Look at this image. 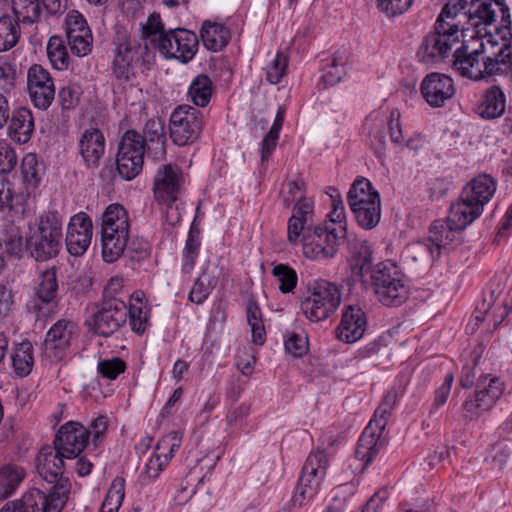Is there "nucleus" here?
Returning <instances> with one entry per match:
<instances>
[{
	"instance_id": "f257e3e1",
	"label": "nucleus",
	"mask_w": 512,
	"mask_h": 512,
	"mask_svg": "<svg viewBox=\"0 0 512 512\" xmlns=\"http://www.w3.org/2000/svg\"><path fill=\"white\" fill-rule=\"evenodd\" d=\"M467 5L464 12L473 26L484 22L490 24L494 20L495 12L487 0H449L441 10L433 30L422 40L416 57L421 63L435 65L447 59L452 48L461 42L462 31L457 17Z\"/></svg>"
},
{
	"instance_id": "f03ea898",
	"label": "nucleus",
	"mask_w": 512,
	"mask_h": 512,
	"mask_svg": "<svg viewBox=\"0 0 512 512\" xmlns=\"http://www.w3.org/2000/svg\"><path fill=\"white\" fill-rule=\"evenodd\" d=\"M141 37H132L123 27H116L112 38V59L110 71L112 78L119 84L133 83L138 69H148L155 55L148 46L153 39H159L167 33L159 13H152L145 23H140Z\"/></svg>"
},
{
	"instance_id": "7ed1b4c3",
	"label": "nucleus",
	"mask_w": 512,
	"mask_h": 512,
	"mask_svg": "<svg viewBox=\"0 0 512 512\" xmlns=\"http://www.w3.org/2000/svg\"><path fill=\"white\" fill-rule=\"evenodd\" d=\"M397 400L396 390L391 389L386 393L358 440L354 458L350 463L351 468L364 472L386 446L387 440L383 433Z\"/></svg>"
},
{
	"instance_id": "20e7f679",
	"label": "nucleus",
	"mask_w": 512,
	"mask_h": 512,
	"mask_svg": "<svg viewBox=\"0 0 512 512\" xmlns=\"http://www.w3.org/2000/svg\"><path fill=\"white\" fill-rule=\"evenodd\" d=\"M62 219L58 212L48 211L39 218L35 229L30 228L26 249L37 261L55 258L62 248Z\"/></svg>"
},
{
	"instance_id": "39448f33",
	"label": "nucleus",
	"mask_w": 512,
	"mask_h": 512,
	"mask_svg": "<svg viewBox=\"0 0 512 512\" xmlns=\"http://www.w3.org/2000/svg\"><path fill=\"white\" fill-rule=\"evenodd\" d=\"M340 303L339 287L330 281L318 279L308 283L301 297L300 309L309 321L317 323L328 319Z\"/></svg>"
},
{
	"instance_id": "423d86ee",
	"label": "nucleus",
	"mask_w": 512,
	"mask_h": 512,
	"mask_svg": "<svg viewBox=\"0 0 512 512\" xmlns=\"http://www.w3.org/2000/svg\"><path fill=\"white\" fill-rule=\"evenodd\" d=\"M184 182L182 169L172 164L161 165L154 176L153 195L158 204L166 207L165 221L170 226H175L181 220L177 201Z\"/></svg>"
},
{
	"instance_id": "0eeeda50",
	"label": "nucleus",
	"mask_w": 512,
	"mask_h": 512,
	"mask_svg": "<svg viewBox=\"0 0 512 512\" xmlns=\"http://www.w3.org/2000/svg\"><path fill=\"white\" fill-rule=\"evenodd\" d=\"M371 283L379 302L387 307H398L407 299L409 290L401 268L391 260L376 264L372 270Z\"/></svg>"
},
{
	"instance_id": "6e6552de",
	"label": "nucleus",
	"mask_w": 512,
	"mask_h": 512,
	"mask_svg": "<svg viewBox=\"0 0 512 512\" xmlns=\"http://www.w3.org/2000/svg\"><path fill=\"white\" fill-rule=\"evenodd\" d=\"M346 236V227L336 228L328 225L308 227L301 238L303 255L310 260L323 261L333 258L342 240Z\"/></svg>"
},
{
	"instance_id": "1a4fd4ad",
	"label": "nucleus",
	"mask_w": 512,
	"mask_h": 512,
	"mask_svg": "<svg viewBox=\"0 0 512 512\" xmlns=\"http://www.w3.org/2000/svg\"><path fill=\"white\" fill-rule=\"evenodd\" d=\"M152 45L166 60H176L182 64L191 62L199 50V37L186 28L167 29Z\"/></svg>"
},
{
	"instance_id": "9d476101",
	"label": "nucleus",
	"mask_w": 512,
	"mask_h": 512,
	"mask_svg": "<svg viewBox=\"0 0 512 512\" xmlns=\"http://www.w3.org/2000/svg\"><path fill=\"white\" fill-rule=\"evenodd\" d=\"M96 308L85 322L88 331L94 335L110 337L127 322L128 306L120 298H102Z\"/></svg>"
},
{
	"instance_id": "9b49d317",
	"label": "nucleus",
	"mask_w": 512,
	"mask_h": 512,
	"mask_svg": "<svg viewBox=\"0 0 512 512\" xmlns=\"http://www.w3.org/2000/svg\"><path fill=\"white\" fill-rule=\"evenodd\" d=\"M329 460L325 450L317 449L308 455L301 471L295 493L292 497L293 505L301 507L311 500L318 492L320 484L326 475Z\"/></svg>"
},
{
	"instance_id": "f8f14e48",
	"label": "nucleus",
	"mask_w": 512,
	"mask_h": 512,
	"mask_svg": "<svg viewBox=\"0 0 512 512\" xmlns=\"http://www.w3.org/2000/svg\"><path fill=\"white\" fill-rule=\"evenodd\" d=\"M58 491L46 494L38 488H31L20 499L7 502L0 512H61L65 507L68 484H60Z\"/></svg>"
},
{
	"instance_id": "ddd939ff",
	"label": "nucleus",
	"mask_w": 512,
	"mask_h": 512,
	"mask_svg": "<svg viewBox=\"0 0 512 512\" xmlns=\"http://www.w3.org/2000/svg\"><path fill=\"white\" fill-rule=\"evenodd\" d=\"M504 384L497 376L481 374L476 382V390L463 403L464 418L478 419L491 410L504 392Z\"/></svg>"
},
{
	"instance_id": "4468645a",
	"label": "nucleus",
	"mask_w": 512,
	"mask_h": 512,
	"mask_svg": "<svg viewBox=\"0 0 512 512\" xmlns=\"http://www.w3.org/2000/svg\"><path fill=\"white\" fill-rule=\"evenodd\" d=\"M58 279L55 267L41 272L33 289V297L26 304V311L35 320L50 317L58 306Z\"/></svg>"
},
{
	"instance_id": "2eb2a0df",
	"label": "nucleus",
	"mask_w": 512,
	"mask_h": 512,
	"mask_svg": "<svg viewBox=\"0 0 512 512\" xmlns=\"http://www.w3.org/2000/svg\"><path fill=\"white\" fill-rule=\"evenodd\" d=\"M203 128V114L195 107L179 105L169 119V135L172 142L180 147L193 144Z\"/></svg>"
},
{
	"instance_id": "dca6fc26",
	"label": "nucleus",
	"mask_w": 512,
	"mask_h": 512,
	"mask_svg": "<svg viewBox=\"0 0 512 512\" xmlns=\"http://www.w3.org/2000/svg\"><path fill=\"white\" fill-rule=\"evenodd\" d=\"M461 230L451 229L448 219L435 220L430 226L431 236L419 240L406 248V254L414 261L435 262L441 255V250L454 240V233Z\"/></svg>"
},
{
	"instance_id": "f3484780",
	"label": "nucleus",
	"mask_w": 512,
	"mask_h": 512,
	"mask_svg": "<svg viewBox=\"0 0 512 512\" xmlns=\"http://www.w3.org/2000/svg\"><path fill=\"white\" fill-rule=\"evenodd\" d=\"M64 458L62 454L54 449L43 450L37 457V472L41 478L46 481L50 487L45 488V493L50 494L58 491L60 484H68V490L65 495V504L69 499L71 492V482L67 477L63 476L64 473Z\"/></svg>"
},
{
	"instance_id": "a211bd4d",
	"label": "nucleus",
	"mask_w": 512,
	"mask_h": 512,
	"mask_svg": "<svg viewBox=\"0 0 512 512\" xmlns=\"http://www.w3.org/2000/svg\"><path fill=\"white\" fill-rule=\"evenodd\" d=\"M75 323L60 319L47 331L42 351L46 359L51 362L61 361L67 354L75 331Z\"/></svg>"
},
{
	"instance_id": "6ab92c4d",
	"label": "nucleus",
	"mask_w": 512,
	"mask_h": 512,
	"mask_svg": "<svg viewBox=\"0 0 512 512\" xmlns=\"http://www.w3.org/2000/svg\"><path fill=\"white\" fill-rule=\"evenodd\" d=\"M27 87L33 105L46 110L55 98V86L50 73L41 65L34 64L28 70Z\"/></svg>"
},
{
	"instance_id": "aec40b11",
	"label": "nucleus",
	"mask_w": 512,
	"mask_h": 512,
	"mask_svg": "<svg viewBox=\"0 0 512 512\" xmlns=\"http://www.w3.org/2000/svg\"><path fill=\"white\" fill-rule=\"evenodd\" d=\"M89 442L88 429L78 422H67L60 427L55 437V449L67 459H74Z\"/></svg>"
},
{
	"instance_id": "412c9836",
	"label": "nucleus",
	"mask_w": 512,
	"mask_h": 512,
	"mask_svg": "<svg viewBox=\"0 0 512 512\" xmlns=\"http://www.w3.org/2000/svg\"><path fill=\"white\" fill-rule=\"evenodd\" d=\"M420 93L431 107H443L455 94L454 81L446 74L431 72L423 78Z\"/></svg>"
},
{
	"instance_id": "4be33fe9",
	"label": "nucleus",
	"mask_w": 512,
	"mask_h": 512,
	"mask_svg": "<svg viewBox=\"0 0 512 512\" xmlns=\"http://www.w3.org/2000/svg\"><path fill=\"white\" fill-rule=\"evenodd\" d=\"M367 328L365 312L358 305H349L342 312L337 326L336 337L344 343H355L361 339Z\"/></svg>"
},
{
	"instance_id": "5701e85b",
	"label": "nucleus",
	"mask_w": 512,
	"mask_h": 512,
	"mask_svg": "<svg viewBox=\"0 0 512 512\" xmlns=\"http://www.w3.org/2000/svg\"><path fill=\"white\" fill-rule=\"evenodd\" d=\"M106 141L98 128L86 129L78 141V153L87 169H97L105 154Z\"/></svg>"
},
{
	"instance_id": "b1692460",
	"label": "nucleus",
	"mask_w": 512,
	"mask_h": 512,
	"mask_svg": "<svg viewBox=\"0 0 512 512\" xmlns=\"http://www.w3.org/2000/svg\"><path fill=\"white\" fill-rule=\"evenodd\" d=\"M348 266L354 282H364L368 273L373 270V250L368 241L356 240L349 245Z\"/></svg>"
},
{
	"instance_id": "393cba45",
	"label": "nucleus",
	"mask_w": 512,
	"mask_h": 512,
	"mask_svg": "<svg viewBox=\"0 0 512 512\" xmlns=\"http://www.w3.org/2000/svg\"><path fill=\"white\" fill-rule=\"evenodd\" d=\"M507 108V96L498 84L486 88L477 106V114L485 120H493L504 115Z\"/></svg>"
},
{
	"instance_id": "a878e982",
	"label": "nucleus",
	"mask_w": 512,
	"mask_h": 512,
	"mask_svg": "<svg viewBox=\"0 0 512 512\" xmlns=\"http://www.w3.org/2000/svg\"><path fill=\"white\" fill-rule=\"evenodd\" d=\"M495 191L496 182L494 179L487 174H482L468 182L462 189L461 194L483 213L484 206L491 200Z\"/></svg>"
},
{
	"instance_id": "bb28decb",
	"label": "nucleus",
	"mask_w": 512,
	"mask_h": 512,
	"mask_svg": "<svg viewBox=\"0 0 512 512\" xmlns=\"http://www.w3.org/2000/svg\"><path fill=\"white\" fill-rule=\"evenodd\" d=\"M147 154L154 160L163 159L166 155L165 125L161 118L153 117L145 123L143 133Z\"/></svg>"
},
{
	"instance_id": "cd10ccee",
	"label": "nucleus",
	"mask_w": 512,
	"mask_h": 512,
	"mask_svg": "<svg viewBox=\"0 0 512 512\" xmlns=\"http://www.w3.org/2000/svg\"><path fill=\"white\" fill-rule=\"evenodd\" d=\"M481 211L460 194L459 199L452 203L448 213V225L454 230H464L481 215Z\"/></svg>"
},
{
	"instance_id": "c85d7f7f",
	"label": "nucleus",
	"mask_w": 512,
	"mask_h": 512,
	"mask_svg": "<svg viewBox=\"0 0 512 512\" xmlns=\"http://www.w3.org/2000/svg\"><path fill=\"white\" fill-rule=\"evenodd\" d=\"M8 126V133L12 140L25 144L34 131V118L32 112L25 107L15 109L11 116Z\"/></svg>"
},
{
	"instance_id": "c756f323",
	"label": "nucleus",
	"mask_w": 512,
	"mask_h": 512,
	"mask_svg": "<svg viewBox=\"0 0 512 512\" xmlns=\"http://www.w3.org/2000/svg\"><path fill=\"white\" fill-rule=\"evenodd\" d=\"M199 37L206 49L218 52L229 43L231 32L228 27L221 23L205 20L201 25Z\"/></svg>"
},
{
	"instance_id": "7c9ffc66",
	"label": "nucleus",
	"mask_w": 512,
	"mask_h": 512,
	"mask_svg": "<svg viewBox=\"0 0 512 512\" xmlns=\"http://www.w3.org/2000/svg\"><path fill=\"white\" fill-rule=\"evenodd\" d=\"M14 373L23 378L31 374L34 367V347L29 340L16 343L10 355Z\"/></svg>"
},
{
	"instance_id": "2f4dec72",
	"label": "nucleus",
	"mask_w": 512,
	"mask_h": 512,
	"mask_svg": "<svg viewBox=\"0 0 512 512\" xmlns=\"http://www.w3.org/2000/svg\"><path fill=\"white\" fill-rule=\"evenodd\" d=\"M128 212L120 204H110L102 215V232L129 233Z\"/></svg>"
},
{
	"instance_id": "473e14b6",
	"label": "nucleus",
	"mask_w": 512,
	"mask_h": 512,
	"mask_svg": "<svg viewBox=\"0 0 512 512\" xmlns=\"http://www.w3.org/2000/svg\"><path fill=\"white\" fill-rule=\"evenodd\" d=\"M25 470L14 463L0 467V500L11 497L25 478Z\"/></svg>"
},
{
	"instance_id": "72a5a7b5",
	"label": "nucleus",
	"mask_w": 512,
	"mask_h": 512,
	"mask_svg": "<svg viewBox=\"0 0 512 512\" xmlns=\"http://www.w3.org/2000/svg\"><path fill=\"white\" fill-rule=\"evenodd\" d=\"M129 233L102 232V257L106 263H113L125 254Z\"/></svg>"
},
{
	"instance_id": "f704fd0d",
	"label": "nucleus",
	"mask_w": 512,
	"mask_h": 512,
	"mask_svg": "<svg viewBox=\"0 0 512 512\" xmlns=\"http://www.w3.org/2000/svg\"><path fill=\"white\" fill-rule=\"evenodd\" d=\"M213 82L206 74L197 75L191 82L188 95L194 105L198 107H206L212 97Z\"/></svg>"
},
{
	"instance_id": "c9c22d12",
	"label": "nucleus",
	"mask_w": 512,
	"mask_h": 512,
	"mask_svg": "<svg viewBox=\"0 0 512 512\" xmlns=\"http://www.w3.org/2000/svg\"><path fill=\"white\" fill-rule=\"evenodd\" d=\"M146 152L145 139L140 132L129 129L122 135L118 144V154L133 156L138 159L142 158L144 160Z\"/></svg>"
},
{
	"instance_id": "e433bc0d",
	"label": "nucleus",
	"mask_w": 512,
	"mask_h": 512,
	"mask_svg": "<svg viewBox=\"0 0 512 512\" xmlns=\"http://www.w3.org/2000/svg\"><path fill=\"white\" fill-rule=\"evenodd\" d=\"M246 317L247 322L251 327L253 342L257 345L264 344L266 340V331L262 318V312L256 299L253 296L248 299L246 306Z\"/></svg>"
},
{
	"instance_id": "4c0bfd02",
	"label": "nucleus",
	"mask_w": 512,
	"mask_h": 512,
	"mask_svg": "<svg viewBox=\"0 0 512 512\" xmlns=\"http://www.w3.org/2000/svg\"><path fill=\"white\" fill-rule=\"evenodd\" d=\"M12 9L17 21L23 24L31 25L41 19L40 0H12Z\"/></svg>"
},
{
	"instance_id": "58836bf2",
	"label": "nucleus",
	"mask_w": 512,
	"mask_h": 512,
	"mask_svg": "<svg viewBox=\"0 0 512 512\" xmlns=\"http://www.w3.org/2000/svg\"><path fill=\"white\" fill-rule=\"evenodd\" d=\"M20 35L19 21L9 15L0 17V52L13 48L18 43Z\"/></svg>"
},
{
	"instance_id": "ea45409f",
	"label": "nucleus",
	"mask_w": 512,
	"mask_h": 512,
	"mask_svg": "<svg viewBox=\"0 0 512 512\" xmlns=\"http://www.w3.org/2000/svg\"><path fill=\"white\" fill-rule=\"evenodd\" d=\"M47 55L55 69L63 71L68 68L70 57L64 40L61 37H50L47 44Z\"/></svg>"
},
{
	"instance_id": "a19ab883",
	"label": "nucleus",
	"mask_w": 512,
	"mask_h": 512,
	"mask_svg": "<svg viewBox=\"0 0 512 512\" xmlns=\"http://www.w3.org/2000/svg\"><path fill=\"white\" fill-rule=\"evenodd\" d=\"M21 172L24 183L35 188L41 181L43 167L38 163L36 154H26L21 163Z\"/></svg>"
},
{
	"instance_id": "79ce46f5",
	"label": "nucleus",
	"mask_w": 512,
	"mask_h": 512,
	"mask_svg": "<svg viewBox=\"0 0 512 512\" xmlns=\"http://www.w3.org/2000/svg\"><path fill=\"white\" fill-rule=\"evenodd\" d=\"M144 160L142 158H134L133 156L120 155L116 156V171L123 180H132L138 176L143 169Z\"/></svg>"
},
{
	"instance_id": "37998d69",
	"label": "nucleus",
	"mask_w": 512,
	"mask_h": 512,
	"mask_svg": "<svg viewBox=\"0 0 512 512\" xmlns=\"http://www.w3.org/2000/svg\"><path fill=\"white\" fill-rule=\"evenodd\" d=\"M272 275L279 282V291L283 294L292 292L297 286V273L288 264L275 265L272 269Z\"/></svg>"
},
{
	"instance_id": "c03bdc74",
	"label": "nucleus",
	"mask_w": 512,
	"mask_h": 512,
	"mask_svg": "<svg viewBox=\"0 0 512 512\" xmlns=\"http://www.w3.org/2000/svg\"><path fill=\"white\" fill-rule=\"evenodd\" d=\"M482 348L471 352L469 360L463 365L459 377V384L462 388H471L475 383L477 367L480 364Z\"/></svg>"
},
{
	"instance_id": "a18cd8bd",
	"label": "nucleus",
	"mask_w": 512,
	"mask_h": 512,
	"mask_svg": "<svg viewBox=\"0 0 512 512\" xmlns=\"http://www.w3.org/2000/svg\"><path fill=\"white\" fill-rule=\"evenodd\" d=\"M128 311L132 331L142 335L149 325L150 309L146 305L130 304Z\"/></svg>"
},
{
	"instance_id": "49530a36",
	"label": "nucleus",
	"mask_w": 512,
	"mask_h": 512,
	"mask_svg": "<svg viewBox=\"0 0 512 512\" xmlns=\"http://www.w3.org/2000/svg\"><path fill=\"white\" fill-rule=\"evenodd\" d=\"M357 224L365 229L371 230L375 228L381 219V202H377V205L373 204V207L360 208L359 211H352Z\"/></svg>"
},
{
	"instance_id": "de8ad7c7",
	"label": "nucleus",
	"mask_w": 512,
	"mask_h": 512,
	"mask_svg": "<svg viewBox=\"0 0 512 512\" xmlns=\"http://www.w3.org/2000/svg\"><path fill=\"white\" fill-rule=\"evenodd\" d=\"M380 196L378 191L374 189L372 183L364 178H357L351 185L348 194L347 201L349 200H372V197Z\"/></svg>"
},
{
	"instance_id": "09e8293b",
	"label": "nucleus",
	"mask_w": 512,
	"mask_h": 512,
	"mask_svg": "<svg viewBox=\"0 0 512 512\" xmlns=\"http://www.w3.org/2000/svg\"><path fill=\"white\" fill-rule=\"evenodd\" d=\"M91 239L92 234L67 231L65 238L67 251L73 256H81L87 251Z\"/></svg>"
},
{
	"instance_id": "8fccbe9b",
	"label": "nucleus",
	"mask_w": 512,
	"mask_h": 512,
	"mask_svg": "<svg viewBox=\"0 0 512 512\" xmlns=\"http://www.w3.org/2000/svg\"><path fill=\"white\" fill-rule=\"evenodd\" d=\"M127 368L126 362L119 358L102 359L98 362V373L108 380H115Z\"/></svg>"
},
{
	"instance_id": "3c124183",
	"label": "nucleus",
	"mask_w": 512,
	"mask_h": 512,
	"mask_svg": "<svg viewBox=\"0 0 512 512\" xmlns=\"http://www.w3.org/2000/svg\"><path fill=\"white\" fill-rule=\"evenodd\" d=\"M182 441L181 435L176 432H170L164 436L157 444L156 451L161 457H164L165 463L174 456L175 452L180 448Z\"/></svg>"
},
{
	"instance_id": "603ef678",
	"label": "nucleus",
	"mask_w": 512,
	"mask_h": 512,
	"mask_svg": "<svg viewBox=\"0 0 512 512\" xmlns=\"http://www.w3.org/2000/svg\"><path fill=\"white\" fill-rule=\"evenodd\" d=\"M71 51L77 56H85L92 49L93 37L91 30L86 34L83 33H72L66 35Z\"/></svg>"
},
{
	"instance_id": "864d4df0",
	"label": "nucleus",
	"mask_w": 512,
	"mask_h": 512,
	"mask_svg": "<svg viewBox=\"0 0 512 512\" xmlns=\"http://www.w3.org/2000/svg\"><path fill=\"white\" fill-rule=\"evenodd\" d=\"M20 204L21 196L15 194L6 176H0V211H10Z\"/></svg>"
},
{
	"instance_id": "5fc2aeb1",
	"label": "nucleus",
	"mask_w": 512,
	"mask_h": 512,
	"mask_svg": "<svg viewBox=\"0 0 512 512\" xmlns=\"http://www.w3.org/2000/svg\"><path fill=\"white\" fill-rule=\"evenodd\" d=\"M206 274L196 279L190 293L189 300L196 304H202L209 296L211 290L215 287L217 279H209L205 283Z\"/></svg>"
},
{
	"instance_id": "6e6d98bb",
	"label": "nucleus",
	"mask_w": 512,
	"mask_h": 512,
	"mask_svg": "<svg viewBox=\"0 0 512 512\" xmlns=\"http://www.w3.org/2000/svg\"><path fill=\"white\" fill-rule=\"evenodd\" d=\"M288 67V58L281 52L266 68V79L270 84H278L285 76Z\"/></svg>"
},
{
	"instance_id": "4d7b16f0",
	"label": "nucleus",
	"mask_w": 512,
	"mask_h": 512,
	"mask_svg": "<svg viewBox=\"0 0 512 512\" xmlns=\"http://www.w3.org/2000/svg\"><path fill=\"white\" fill-rule=\"evenodd\" d=\"M370 147L378 158L385 155L386 150V134L384 131V122L379 120L373 123L369 130Z\"/></svg>"
},
{
	"instance_id": "13d9d810",
	"label": "nucleus",
	"mask_w": 512,
	"mask_h": 512,
	"mask_svg": "<svg viewBox=\"0 0 512 512\" xmlns=\"http://www.w3.org/2000/svg\"><path fill=\"white\" fill-rule=\"evenodd\" d=\"M345 75L344 67L339 62V57L334 56L331 63L322 69L321 81L324 87L334 86L339 83Z\"/></svg>"
},
{
	"instance_id": "bf43d9fd",
	"label": "nucleus",
	"mask_w": 512,
	"mask_h": 512,
	"mask_svg": "<svg viewBox=\"0 0 512 512\" xmlns=\"http://www.w3.org/2000/svg\"><path fill=\"white\" fill-rule=\"evenodd\" d=\"M150 252L151 246L145 239L140 237L128 238L125 253L131 260L142 261L149 257Z\"/></svg>"
},
{
	"instance_id": "052dcab7",
	"label": "nucleus",
	"mask_w": 512,
	"mask_h": 512,
	"mask_svg": "<svg viewBox=\"0 0 512 512\" xmlns=\"http://www.w3.org/2000/svg\"><path fill=\"white\" fill-rule=\"evenodd\" d=\"M82 89L78 84H68L60 88L58 93L59 103L64 110H70L76 107L80 101Z\"/></svg>"
},
{
	"instance_id": "680f3d73",
	"label": "nucleus",
	"mask_w": 512,
	"mask_h": 512,
	"mask_svg": "<svg viewBox=\"0 0 512 512\" xmlns=\"http://www.w3.org/2000/svg\"><path fill=\"white\" fill-rule=\"evenodd\" d=\"M414 0H379L377 8L387 17H396L407 12Z\"/></svg>"
},
{
	"instance_id": "e2e57ef3",
	"label": "nucleus",
	"mask_w": 512,
	"mask_h": 512,
	"mask_svg": "<svg viewBox=\"0 0 512 512\" xmlns=\"http://www.w3.org/2000/svg\"><path fill=\"white\" fill-rule=\"evenodd\" d=\"M333 193L330 194L332 199V211L329 214L330 222L332 227L341 228L345 226V209L343 201L340 197V193L336 188H329Z\"/></svg>"
},
{
	"instance_id": "0e129e2a",
	"label": "nucleus",
	"mask_w": 512,
	"mask_h": 512,
	"mask_svg": "<svg viewBox=\"0 0 512 512\" xmlns=\"http://www.w3.org/2000/svg\"><path fill=\"white\" fill-rule=\"evenodd\" d=\"M17 165V155L14 149L4 140H0V176H6Z\"/></svg>"
},
{
	"instance_id": "69168bd1",
	"label": "nucleus",
	"mask_w": 512,
	"mask_h": 512,
	"mask_svg": "<svg viewBox=\"0 0 512 512\" xmlns=\"http://www.w3.org/2000/svg\"><path fill=\"white\" fill-rule=\"evenodd\" d=\"M5 251L11 256L20 257L23 252V238L18 228H11L1 239Z\"/></svg>"
},
{
	"instance_id": "338daca9",
	"label": "nucleus",
	"mask_w": 512,
	"mask_h": 512,
	"mask_svg": "<svg viewBox=\"0 0 512 512\" xmlns=\"http://www.w3.org/2000/svg\"><path fill=\"white\" fill-rule=\"evenodd\" d=\"M308 227H314V225L308 224L296 216H291L287 225V239L289 243L296 244L298 241L301 242V238Z\"/></svg>"
},
{
	"instance_id": "774afa93",
	"label": "nucleus",
	"mask_w": 512,
	"mask_h": 512,
	"mask_svg": "<svg viewBox=\"0 0 512 512\" xmlns=\"http://www.w3.org/2000/svg\"><path fill=\"white\" fill-rule=\"evenodd\" d=\"M285 349L294 357H302L308 351V339L305 336L292 333L285 340Z\"/></svg>"
}]
</instances>
